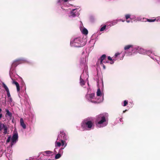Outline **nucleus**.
I'll use <instances>...</instances> for the list:
<instances>
[{
    "mask_svg": "<svg viewBox=\"0 0 160 160\" xmlns=\"http://www.w3.org/2000/svg\"><path fill=\"white\" fill-rule=\"evenodd\" d=\"M27 62V60L24 58L17 59L13 62L10 69L9 76L12 80V83L16 85L18 92H19L20 89L19 85L17 82L14 80L12 77L16 73L15 68L19 64Z\"/></svg>",
    "mask_w": 160,
    "mask_h": 160,
    "instance_id": "obj_1",
    "label": "nucleus"
},
{
    "mask_svg": "<svg viewBox=\"0 0 160 160\" xmlns=\"http://www.w3.org/2000/svg\"><path fill=\"white\" fill-rule=\"evenodd\" d=\"M108 114L107 113L97 116L95 121L96 127L98 128H102L107 126L108 123Z\"/></svg>",
    "mask_w": 160,
    "mask_h": 160,
    "instance_id": "obj_2",
    "label": "nucleus"
},
{
    "mask_svg": "<svg viewBox=\"0 0 160 160\" xmlns=\"http://www.w3.org/2000/svg\"><path fill=\"white\" fill-rule=\"evenodd\" d=\"M139 48V46L137 45H128L126 46L124 48V49L126 51L125 53H121L122 54V57L120 59H123L125 53L127 56H131L134 54H137L138 53Z\"/></svg>",
    "mask_w": 160,
    "mask_h": 160,
    "instance_id": "obj_3",
    "label": "nucleus"
},
{
    "mask_svg": "<svg viewBox=\"0 0 160 160\" xmlns=\"http://www.w3.org/2000/svg\"><path fill=\"white\" fill-rule=\"evenodd\" d=\"M94 125L92 120L90 118L85 119L81 123L83 131H89L94 128Z\"/></svg>",
    "mask_w": 160,
    "mask_h": 160,
    "instance_id": "obj_4",
    "label": "nucleus"
},
{
    "mask_svg": "<svg viewBox=\"0 0 160 160\" xmlns=\"http://www.w3.org/2000/svg\"><path fill=\"white\" fill-rule=\"evenodd\" d=\"M57 3L61 8L60 10L64 13H68L70 9L69 7L72 6V5L69 3L68 0H57Z\"/></svg>",
    "mask_w": 160,
    "mask_h": 160,
    "instance_id": "obj_5",
    "label": "nucleus"
},
{
    "mask_svg": "<svg viewBox=\"0 0 160 160\" xmlns=\"http://www.w3.org/2000/svg\"><path fill=\"white\" fill-rule=\"evenodd\" d=\"M68 139V135L63 130H62L60 131V133L58 135L56 141H59L61 144L62 147L65 148L67 145L66 141Z\"/></svg>",
    "mask_w": 160,
    "mask_h": 160,
    "instance_id": "obj_6",
    "label": "nucleus"
},
{
    "mask_svg": "<svg viewBox=\"0 0 160 160\" xmlns=\"http://www.w3.org/2000/svg\"><path fill=\"white\" fill-rule=\"evenodd\" d=\"M61 144L59 141H56L55 142V148L54 149V152L56 155L55 156V159H58L60 158L62 154L63 151V149L65 147H62L60 148Z\"/></svg>",
    "mask_w": 160,
    "mask_h": 160,
    "instance_id": "obj_7",
    "label": "nucleus"
},
{
    "mask_svg": "<svg viewBox=\"0 0 160 160\" xmlns=\"http://www.w3.org/2000/svg\"><path fill=\"white\" fill-rule=\"evenodd\" d=\"M70 45L71 47H81L84 45L82 42V39L80 37L72 38L71 39Z\"/></svg>",
    "mask_w": 160,
    "mask_h": 160,
    "instance_id": "obj_8",
    "label": "nucleus"
},
{
    "mask_svg": "<svg viewBox=\"0 0 160 160\" xmlns=\"http://www.w3.org/2000/svg\"><path fill=\"white\" fill-rule=\"evenodd\" d=\"M18 136L17 132L14 131L12 138L10 136L8 137L6 141V143H8L11 140V146L12 147L18 141Z\"/></svg>",
    "mask_w": 160,
    "mask_h": 160,
    "instance_id": "obj_9",
    "label": "nucleus"
},
{
    "mask_svg": "<svg viewBox=\"0 0 160 160\" xmlns=\"http://www.w3.org/2000/svg\"><path fill=\"white\" fill-rule=\"evenodd\" d=\"M97 96L95 97V101H94V103H99L102 102L104 99V95L102 93L100 88L98 89L97 92Z\"/></svg>",
    "mask_w": 160,
    "mask_h": 160,
    "instance_id": "obj_10",
    "label": "nucleus"
},
{
    "mask_svg": "<svg viewBox=\"0 0 160 160\" xmlns=\"http://www.w3.org/2000/svg\"><path fill=\"white\" fill-rule=\"evenodd\" d=\"M152 52V50H146L139 47L138 53L143 54H147L152 58L154 60L155 59L154 58V53Z\"/></svg>",
    "mask_w": 160,
    "mask_h": 160,
    "instance_id": "obj_11",
    "label": "nucleus"
},
{
    "mask_svg": "<svg viewBox=\"0 0 160 160\" xmlns=\"http://www.w3.org/2000/svg\"><path fill=\"white\" fill-rule=\"evenodd\" d=\"M71 7H70L69 8L70 9H69L68 13H64L61 11V12L63 14H68V17L70 18H74L78 16L79 15V13L78 11V9H73L71 10L70 8Z\"/></svg>",
    "mask_w": 160,
    "mask_h": 160,
    "instance_id": "obj_12",
    "label": "nucleus"
},
{
    "mask_svg": "<svg viewBox=\"0 0 160 160\" xmlns=\"http://www.w3.org/2000/svg\"><path fill=\"white\" fill-rule=\"evenodd\" d=\"M88 72L87 70H85L81 75L80 78V84L83 87L84 86L86 81L88 80Z\"/></svg>",
    "mask_w": 160,
    "mask_h": 160,
    "instance_id": "obj_13",
    "label": "nucleus"
},
{
    "mask_svg": "<svg viewBox=\"0 0 160 160\" xmlns=\"http://www.w3.org/2000/svg\"><path fill=\"white\" fill-rule=\"evenodd\" d=\"M95 94L94 93H92L91 94H87L86 95V98L87 100L89 102L94 103L95 101Z\"/></svg>",
    "mask_w": 160,
    "mask_h": 160,
    "instance_id": "obj_14",
    "label": "nucleus"
},
{
    "mask_svg": "<svg viewBox=\"0 0 160 160\" xmlns=\"http://www.w3.org/2000/svg\"><path fill=\"white\" fill-rule=\"evenodd\" d=\"M84 53V52L82 53V58L81 59L80 63L81 64L85 65V64L87 63V62L88 60V54H87L86 55H83Z\"/></svg>",
    "mask_w": 160,
    "mask_h": 160,
    "instance_id": "obj_15",
    "label": "nucleus"
},
{
    "mask_svg": "<svg viewBox=\"0 0 160 160\" xmlns=\"http://www.w3.org/2000/svg\"><path fill=\"white\" fill-rule=\"evenodd\" d=\"M5 110L6 112L5 114V117L8 120H10L12 117V113L9 111L8 109H6Z\"/></svg>",
    "mask_w": 160,
    "mask_h": 160,
    "instance_id": "obj_16",
    "label": "nucleus"
},
{
    "mask_svg": "<svg viewBox=\"0 0 160 160\" xmlns=\"http://www.w3.org/2000/svg\"><path fill=\"white\" fill-rule=\"evenodd\" d=\"M2 85L3 87L4 88L7 92L8 98H10L11 97L9 91L8 87L4 82L2 83Z\"/></svg>",
    "mask_w": 160,
    "mask_h": 160,
    "instance_id": "obj_17",
    "label": "nucleus"
},
{
    "mask_svg": "<svg viewBox=\"0 0 160 160\" xmlns=\"http://www.w3.org/2000/svg\"><path fill=\"white\" fill-rule=\"evenodd\" d=\"M52 152L50 151H47L45 152H41V154H42L43 155L49 156L52 154Z\"/></svg>",
    "mask_w": 160,
    "mask_h": 160,
    "instance_id": "obj_18",
    "label": "nucleus"
},
{
    "mask_svg": "<svg viewBox=\"0 0 160 160\" xmlns=\"http://www.w3.org/2000/svg\"><path fill=\"white\" fill-rule=\"evenodd\" d=\"M20 124L23 129H25L26 128V126L24 122V121L22 118L20 119Z\"/></svg>",
    "mask_w": 160,
    "mask_h": 160,
    "instance_id": "obj_19",
    "label": "nucleus"
},
{
    "mask_svg": "<svg viewBox=\"0 0 160 160\" xmlns=\"http://www.w3.org/2000/svg\"><path fill=\"white\" fill-rule=\"evenodd\" d=\"M125 18L126 19V21L127 22L129 23L132 22L131 20V15L129 14H126L125 15Z\"/></svg>",
    "mask_w": 160,
    "mask_h": 160,
    "instance_id": "obj_20",
    "label": "nucleus"
},
{
    "mask_svg": "<svg viewBox=\"0 0 160 160\" xmlns=\"http://www.w3.org/2000/svg\"><path fill=\"white\" fill-rule=\"evenodd\" d=\"M132 19H133L134 21L137 20L141 21V20H142V19L139 18H136V17L134 15L131 16V20L132 22Z\"/></svg>",
    "mask_w": 160,
    "mask_h": 160,
    "instance_id": "obj_21",
    "label": "nucleus"
},
{
    "mask_svg": "<svg viewBox=\"0 0 160 160\" xmlns=\"http://www.w3.org/2000/svg\"><path fill=\"white\" fill-rule=\"evenodd\" d=\"M3 133L4 135H5L7 134H8V127H7L6 125H5L4 127L3 128Z\"/></svg>",
    "mask_w": 160,
    "mask_h": 160,
    "instance_id": "obj_22",
    "label": "nucleus"
},
{
    "mask_svg": "<svg viewBox=\"0 0 160 160\" xmlns=\"http://www.w3.org/2000/svg\"><path fill=\"white\" fill-rule=\"evenodd\" d=\"M156 19H147L146 18H143L142 20H141L142 21H144V22H146V21H147L148 22H152L155 21L156 20Z\"/></svg>",
    "mask_w": 160,
    "mask_h": 160,
    "instance_id": "obj_23",
    "label": "nucleus"
},
{
    "mask_svg": "<svg viewBox=\"0 0 160 160\" xmlns=\"http://www.w3.org/2000/svg\"><path fill=\"white\" fill-rule=\"evenodd\" d=\"M106 55L105 54L102 55L100 59V64H102V62L104 61L105 59L106 58Z\"/></svg>",
    "mask_w": 160,
    "mask_h": 160,
    "instance_id": "obj_24",
    "label": "nucleus"
},
{
    "mask_svg": "<svg viewBox=\"0 0 160 160\" xmlns=\"http://www.w3.org/2000/svg\"><path fill=\"white\" fill-rule=\"evenodd\" d=\"M8 98V102L10 104L11 106L12 105H13V103L12 102V99L11 97H10V98Z\"/></svg>",
    "mask_w": 160,
    "mask_h": 160,
    "instance_id": "obj_25",
    "label": "nucleus"
},
{
    "mask_svg": "<svg viewBox=\"0 0 160 160\" xmlns=\"http://www.w3.org/2000/svg\"><path fill=\"white\" fill-rule=\"evenodd\" d=\"M118 21L117 20H113V21L110 22V23H111V25H110V26H111L113 25H114L117 24L118 23Z\"/></svg>",
    "mask_w": 160,
    "mask_h": 160,
    "instance_id": "obj_26",
    "label": "nucleus"
},
{
    "mask_svg": "<svg viewBox=\"0 0 160 160\" xmlns=\"http://www.w3.org/2000/svg\"><path fill=\"white\" fill-rule=\"evenodd\" d=\"M82 33L84 34H87L88 33V31L85 28H84L82 29Z\"/></svg>",
    "mask_w": 160,
    "mask_h": 160,
    "instance_id": "obj_27",
    "label": "nucleus"
},
{
    "mask_svg": "<svg viewBox=\"0 0 160 160\" xmlns=\"http://www.w3.org/2000/svg\"><path fill=\"white\" fill-rule=\"evenodd\" d=\"M5 125L3 124H2L1 123H0V131L3 129Z\"/></svg>",
    "mask_w": 160,
    "mask_h": 160,
    "instance_id": "obj_28",
    "label": "nucleus"
},
{
    "mask_svg": "<svg viewBox=\"0 0 160 160\" xmlns=\"http://www.w3.org/2000/svg\"><path fill=\"white\" fill-rule=\"evenodd\" d=\"M106 27V25H104L100 29V31L101 32L103 31L105 29Z\"/></svg>",
    "mask_w": 160,
    "mask_h": 160,
    "instance_id": "obj_29",
    "label": "nucleus"
},
{
    "mask_svg": "<svg viewBox=\"0 0 160 160\" xmlns=\"http://www.w3.org/2000/svg\"><path fill=\"white\" fill-rule=\"evenodd\" d=\"M41 156L40 157V159L41 160H51L50 159H46L44 158V156Z\"/></svg>",
    "mask_w": 160,
    "mask_h": 160,
    "instance_id": "obj_30",
    "label": "nucleus"
},
{
    "mask_svg": "<svg viewBox=\"0 0 160 160\" xmlns=\"http://www.w3.org/2000/svg\"><path fill=\"white\" fill-rule=\"evenodd\" d=\"M128 101L126 100H124L123 102V106H126L128 104Z\"/></svg>",
    "mask_w": 160,
    "mask_h": 160,
    "instance_id": "obj_31",
    "label": "nucleus"
},
{
    "mask_svg": "<svg viewBox=\"0 0 160 160\" xmlns=\"http://www.w3.org/2000/svg\"><path fill=\"white\" fill-rule=\"evenodd\" d=\"M117 60V59H115L114 58H113L112 60H111L110 61V63L111 64H113L114 62V61H116Z\"/></svg>",
    "mask_w": 160,
    "mask_h": 160,
    "instance_id": "obj_32",
    "label": "nucleus"
},
{
    "mask_svg": "<svg viewBox=\"0 0 160 160\" xmlns=\"http://www.w3.org/2000/svg\"><path fill=\"white\" fill-rule=\"evenodd\" d=\"M120 53H115V54L114 56V58H115V59H117L116 58L119 55H120Z\"/></svg>",
    "mask_w": 160,
    "mask_h": 160,
    "instance_id": "obj_33",
    "label": "nucleus"
},
{
    "mask_svg": "<svg viewBox=\"0 0 160 160\" xmlns=\"http://www.w3.org/2000/svg\"><path fill=\"white\" fill-rule=\"evenodd\" d=\"M156 20L157 22L160 21V17H158Z\"/></svg>",
    "mask_w": 160,
    "mask_h": 160,
    "instance_id": "obj_34",
    "label": "nucleus"
},
{
    "mask_svg": "<svg viewBox=\"0 0 160 160\" xmlns=\"http://www.w3.org/2000/svg\"><path fill=\"white\" fill-rule=\"evenodd\" d=\"M108 60L111 61V60H112V58L110 57V56H108Z\"/></svg>",
    "mask_w": 160,
    "mask_h": 160,
    "instance_id": "obj_35",
    "label": "nucleus"
},
{
    "mask_svg": "<svg viewBox=\"0 0 160 160\" xmlns=\"http://www.w3.org/2000/svg\"><path fill=\"white\" fill-rule=\"evenodd\" d=\"M102 66H103V67L104 69H105V66L103 64V62H102V64H101Z\"/></svg>",
    "mask_w": 160,
    "mask_h": 160,
    "instance_id": "obj_36",
    "label": "nucleus"
},
{
    "mask_svg": "<svg viewBox=\"0 0 160 160\" xmlns=\"http://www.w3.org/2000/svg\"><path fill=\"white\" fill-rule=\"evenodd\" d=\"M108 63L109 61H106V60H105L103 62V63Z\"/></svg>",
    "mask_w": 160,
    "mask_h": 160,
    "instance_id": "obj_37",
    "label": "nucleus"
},
{
    "mask_svg": "<svg viewBox=\"0 0 160 160\" xmlns=\"http://www.w3.org/2000/svg\"><path fill=\"white\" fill-rule=\"evenodd\" d=\"M117 20L118 21V22L122 21V19H117Z\"/></svg>",
    "mask_w": 160,
    "mask_h": 160,
    "instance_id": "obj_38",
    "label": "nucleus"
},
{
    "mask_svg": "<svg viewBox=\"0 0 160 160\" xmlns=\"http://www.w3.org/2000/svg\"><path fill=\"white\" fill-rule=\"evenodd\" d=\"M97 85L98 86L99 85V83L98 80L97 81Z\"/></svg>",
    "mask_w": 160,
    "mask_h": 160,
    "instance_id": "obj_39",
    "label": "nucleus"
},
{
    "mask_svg": "<svg viewBox=\"0 0 160 160\" xmlns=\"http://www.w3.org/2000/svg\"><path fill=\"white\" fill-rule=\"evenodd\" d=\"M2 116V114H0V119L1 118Z\"/></svg>",
    "mask_w": 160,
    "mask_h": 160,
    "instance_id": "obj_40",
    "label": "nucleus"
},
{
    "mask_svg": "<svg viewBox=\"0 0 160 160\" xmlns=\"http://www.w3.org/2000/svg\"><path fill=\"white\" fill-rule=\"evenodd\" d=\"M120 122H122V118H120Z\"/></svg>",
    "mask_w": 160,
    "mask_h": 160,
    "instance_id": "obj_41",
    "label": "nucleus"
},
{
    "mask_svg": "<svg viewBox=\"0 0 160 160\" xmlns=\"http://www.w3.org/2000/svg\"><path fill=\"white\" fill-rule=\"evenodd\" d=\"M101 83H102V84H103V82H102V80H101Z\"/></svg>",
    "mask_w": 160,
    "mask_h": 160,
    "instance_id": "obj_42",
    "label": "nucleus"
},
{
    "mask_svg": "<svg viewBox=\"0 0 160 160\" xmlns=\"http://www.w3.org/2000/svg\"><path fill=\"white\" fill-rule=\"evenodd\" d=\"M93 40H91L90 41V42H93Z\"/></svg>",
    "mask_w": 160,
    "mask_h": 160,
    "instance_id": "obj_43",
    "label": "nucleus"
},
{
    "mask_svg": "<svg viewBox=\"0 0 160 160\" xmlns=\"http://www.w3.org/2000/svg\"><path fill=\"white\" fill-rule=\"evenodd\" d=\"M122 22H124L125 21V20H122Z\"/></svg>",
    "mask_w": 160,
    "mask_h": 160,
    "instance_id": "obj_44",
    "label": "nucleus"
},
{
    "mask_svg": "<svg viewBox=\"0 0 160 160\" xmlns=\"http://www.w3.org/2000/svg\"><path fill=\"white\" fill-rule=\"evenodd\" d=\"M87 83H88V85H89V82H88H88H87Z\"/></svg>",
    "mask_w": 160,
    "mask_h": 160,
    "instance_id": "obj_45",
    "label": "nucleus"
},
{
    "mask_svg": "<svg viewBox=\"0 0 160 160\" xmlns=\"http://www.w3.org/2000/svg\"><path fill=\"white\" fill-rule=\"evenodd\" d=\"M1 111H2V110L1 108H0V112H1Z\"/></svg>",
    "mask_w": 160,
    "mask_h": 160,
    "instance_id": "obj_46",
    "label": "nucleus"
},
{
    "mask_svg": "<svg viewBox=\"0 0 160 160\" xmlns=\"http://www.w3.org/2000/svg\"><path fill=\"white\" fill-rule=\"evenodd\" d=\"M126 111V110H125V111H123V112H125Z\"/></svg>",
    "mask_w": 160,
    "mask_h": 160,
    "instance_id": "obj_47",
    "label": "nucleus"
},
{
    "mask_svg": "<svg viewBox=\"0 0 160 160\" xmlns=\"http://www.w3.org/2000/svg\"><path fill=\"white\" fill-rule=\"evenodd\" d=\"M26 160H28V159H26Z\"/></svg>",
    "mask_w": 160,
    "mask_h": 160,
    "instance_id": "obj_48",
    "label": "nucleus"
}]
</instances>
